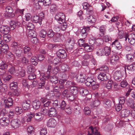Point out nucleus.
<instances>
[{
    "label": "nucleus",
    "instance_id": "f257e3e1",
    "mask_svg": "<svg viewBox=\"0 0 135 135\" xmlns=\"http://www.w3.org/2000/svg\"><path fill=\"white\" fill-rule=\"evenodd\" d=\"M24 46L22 45L21 44L18 45L16 42H13L11 45V47L13 52L18 57H20L21 55V54L22 52V51L19 49H23Z\"/></svg>",
    "mask_w": 135,
    "mask_h": 135
},
{
    "label": "nucleus",
    "instance_id": "f03ea898",
    "mask_svg": "<svg viewBox=\"0 0 135 135\" xmlns=\"http://www.w3.org/2000/svg\"><path fill=\"white\" fill-rule=\"evenodd\" d=\"M66 84L69 85L68 87H70L69 91L70 93L74 95H75L79 91V87L80 86H74L75 85V83L70 81H68L66 82Z\"/></svg>",
    "mask_w": 135,
    "mask_h": 135
},
{
    "label": "nucleus",
    "instance_id": "7ed1b4c3",
    "mask_svg": "<svg viewBox=\"0 0 135 135\" xmlns=\"http://www.w3.org/2000/svg\"><path fill=\"white\" fill-rule=\"evenodd\" d=\"M110 75L108 73L103 72L100 73L98 75V79L102 81L107 80L110 78Z\"/></svg>",
    "mask_w": 135,
    "mask_h": 135
},
{
    "label": "nucleus",
    "instance_id": "20e7f679",
    "mask_svg": "<svg viewBox=\"0 0 135 135\" xmlns=\"http://www.w3.org/2000/svg\"><path fill=\"white\" fill-rule=\"evenodd\" d=\"M65 16L62 13H60L56 15L55 18V19L60 24H61L64 21Z\"/></svg>",
    "mask_w": 135,
    "mask_h": 135
},
{
    "label": "nucleus",
    "instance_id": "39448f33",
    "mask_svg": "<svg viewBox=\"0 0 135 135\" xmlns=\"http://www.w3.org/2000/svg\"><path fill=\"white\" fill-rule=\"evenodd\" d=\"M56 54L58 57L62 59L65 58L67 56L65 51L62 49L59 50L56 52Z\"/></svg>",
    "mask_w": 135,
    "mask_h": 135
},
{
    "label": "nucleus",
    "instance_id": "423d86ee",
    "mask_svg": "<svg viewBox=\"0 0 135 135\" xmlns=\"http://www.w3.org/2000/svg\"><path fill=\"white\" fill-rule=\"evenodd\" d=\"M57 122L56 120L53 118L50 119L47 121V123L48 127L51 128H54L56 126Z\"/></svg>",
    "mask_w": 135,
    "mask_h": 135
},
{
    "label": "nucleus",
    "instance_id": "0eeeda50",
    "mask_svg": "<svg viewBox=\"0 0 135 135\" xmlns=\"http://www.w3.org/2000/svg\"><path fill=\"white\" fill-rule=\"evenodd\" d=\"M88 134L92 135H100L96 128L89 127L88 130Z\"/></svg>",
    "mask_w": 135,
    "mask_h": 135
},
{
    "label": "nucleus",
    "instance_id": "6e6552de",
    "mask_svg": "<svg viewBox=\"0 0 135 135\" xmlns=\"http://www.w3.org/2000/svg\"><path fill=\"white\" fill-rule=\"evenodd\" d=\"M111 46L112 47L118 50L121 49L122 47L120 43L118 40H116L113 42Z\"/></svg>",
    "mask_w": 135,
    "mask_h": 135
},
{
    "label": "nucleus",
    "instance_id": "1a4fd4ad",
    "mask_svg": "<svg viewBox=\"0 0 135 135\" xmlns=\"http://www.w3.org/2000/svg\"><path fill=\"white\" fill-rule=\"evenodd\" d=\"M20 121L17 119H12L11 122V126L12 128L15 129L18 128L20 125Z\"/></svg>",
    "mask_w": 135,
    "mask_h": 135
},
{
    "label": "nucleus",
    "instance_id": "9d476101",
    "mask_svg": "<svg viewBox=\"0 0 135 135\" xmlns=\"http://www.w3.org/2000/svg\"><path fill=\"white\" fill-rule=\"evenodd\" d=\"M10 120L7 118H2L0 119V124L3 126H6L9 125Z\"/></svg>",
    "mask_w": 135,
    "mask_h": 135
},
{
    "label": "nucleus",
    "instance_id": "9b49d317",
    "mask_svg": "<svg viewBox=\"0 0 135 135\" xmlns=\"http://www.w3.org/2000/svg\"><path fill=\"white\" fill-rule=\"evenodd\" d=\"M48 114L49 117H54L57 115V112L54 108L52 107L49 109Z\"/></svg>",
    "mask_w": 135,
    "mask_h": 135
},
{
    "label": "nucleus",
    "instance_id": "f8f14e48",
    "mask_svg": "<svg viewBox=\"0 0 135 135\" xmlns=\"http://www.w3.org/2000/svg\"><path fill=\"white\" fill-rule=\"evenodd\" d=\"M10 30V28L7 26H2L0 28V32L4 35L8 34Z\"/></svg>",
    "mask_w": 135,
    "mask_h": 135
},
{
    "label": "nucleus",
    "instance_id": "ddd939ff",
    "mask_svg": "<svg viewBox=\"0 0 135 135\" xmlns=\"http://www.w3.org/2000/svg\"><path fill=\"white\" fill-rule=\"evenodd\" d=\"M4 102L6 108H9L13 105V100L11 98H9L7 100H4Z\"/></svg>",
    "mask_w": 135,
    "mask_h": 135
},
{
    "label": "nucleus",
    "instance_id": "4468645a",
    "mask_svg": "<svg viewBox=\"0 0 135 135\" xmlns=\"http://www.w3.org/2000/svg\"><path fill=\"white\" fill-rule=\"evenodd\" d=\"M30 102L28 100H25L22 103V106L24 110H26L28 109L30 106Z\"/></svg>",
    "mask_w": 135,
    "mask_h": 135
},
{
    "label": "nucleus",
    "instance_id": "2eb2a0df",
    "mask_svg": "<svg viewBox=\"0 0 135 135\" xmlns=\"http://www.w3.org/2000/svg\"><path fill=\"white\" fill-rule=\"evenodd\" d=\"M121 76L120 71H116L114 74V78L117 81H120L121 80Z\"/></svg>",
    "mask_w": 135,
    "mask_h": 135
},
{
    "label": "nucleus",
    "instance_id": "dca6fc26",
    "mask_svg": "<svg viewBox=\"0 0 135 135\" xmlns=\"http://www.w3.org/2000/svg\"><path fill=\"white\" fill-rule=\"evenodd\" d=\"M90 30L89 27H87L83 28L81 30L80 34L84 38L87 35V32Z\"/></svg>",
    "mask_w": 135,
    "mask_h": 135
},
{
    "label": "nucleus",
    "instance_id": "f3484780",
    "mask_svg": "<svg viewBox=\"0 0 135 135\" xmlns=\"http://www.w3.org/2000/svg\"><path fill=\"white\" fill-rule=\"evenodd\" d=\"M41 105V102L38 100L33 101L32 103V105L33 108L36 109H38Z\"/></svg>",
    "mask_w": 135,
    "mask_h": 135
},
{
    "label": "nucleus",
    "instance_id": "a211bd4d",
    "mask_svg": "<svg viewBox=\"0 0 135 135\" xmlns=\"http://www.w3.org/2000/svg\"><path fill=\"white\" fill-rule=\"evenodd\" d=\"M80 93L83 96H85L89 93L88 90L86 89L83 88L82 87H79Z\"/></svg>",
    "mask_w": 135,
    "mask_h": 135
},
{
    "label": "nucleus",
    "instance_id": "6ab92c4d",
    "mask_svg": "<svg viewBox=\"0 0 135 135\" xmlns=\"http://www.w3.org/2000/svg\"><path fill=\"white\" fill-rule=\"evenodd\" d=\"M130 114V111L126 109L122 110L121 112V116L122 117H128Z\"/></svg>",
    "mask_w": 135,
    "mask_h": 135
},
{
    "label": "nucleus",
    "instance_id": "aec40b11",
    "mask_svg": "<svg viewBox=\"0 0 135 135\" xmlns=\"http://www.w3.org/2000/svg\"><path fill=\"white\" fill-rule=\"evenodd\" d=\"M86 76L85 74L82 73L80 74L77 77V78L79 81L81 83L83 82L85 80Z\"/></svg>",
    "mask_w": 135,
    "mask_h": 135
},
{
    "label": "nucleus",
    "instance_id": "412c9836",
    "mask_svg": "<svg viewBox=\"0 0 135 135\" xmlns=\"http://www.w3.org/2000/svg\"><path fill=\"white\" fill-rule=\"evenodd\" d=\"M34 117L35 119L37 121H41L42 119L41 113H33Z\"/></svg>",
    "mask_w": 135,
    "mask_h": 135
},
{
    "label": "nucleus",
    "instance_id": "4be33fe9",
    "mask_svg": "<svg viewBox=\"0 0 135 135\" xmlns=\"http://www.w3.org/2000/svg\"><path fill=\"white\" fill-rule=\"evenodd\" d=\"M57 7L55 4H52L50 7V11L51 13H54L57 12Z\"/></svg>",
    "mask_w": 135,
    "mask_h": 135
},
{
    "label": "nucleus",
    "instance_id": "5701e85b",
    "mask_svg": "<svg viewBox=\"0 0 135 135\" xmlns=\"http://www.w3.org/2000/svg\"><path fill=\"white\" fill-rule=\"evenodd\" d=\"M46 80L42 77L40 78L38 86V88H43L44 87Z\"/></svg>",
    "mask_w": 135,
    "mask_h": 135
},
{
    "label": "nucleus",
    "instance_id": "b1692460",
    "mask_svg": "<svg viewBox=\"0 0 135 135\" xmlns=\"http://www.w3.org/2000/svg\"><path fill=\"white\" fill-rule=\"evenodd\" d=\"M104 105L105 107L107 108H109L111 106V102L109 100L105 99L103 101Z\"/></svg>",
    "mask_w": 135,
    "mask_h": 135
},
{
    "label": "nucleus",
    "instance_id": "393cba45",
    "mask_svg": "<svg viewBox=\"0 0 135 135\" xmlns=\"http://www.w3.org/2000/svg\"><path fill=\"white\" fill-rule=\"evenodd\" d=\"M1 51L4 53L7 52L9 49L8 45L5 44H2V46L1 47Z\"/></svg>",
    "mask_w": 135,
    "mask_h": 135
},
{
    "label": "nucleus",
    "instance_id": "a878e982",
    "mask_svg": "<svg viewBox=\"0 0 135 135\" xmlns=\"http://www.w3.org/2000/svg\"><path fill=\"white\" fill-rule=\"evenodd\" d=\"M126 57L127 59V61L128 62H132L134 61V56L131 54H127Z\"/></svg>",
    "mask_w": 135,
    "mask_h": 135
},
{
    "label": "nucleus",
    "instance_id": "bb28decb",
    "mask_svg": "<svg viewBox=\"0 0 135 135\" xmlns=\"http://www.w3.org/2000/svg\"><path fill=\"white\" fill-rule=\"evenodd\" d=\"M41 19L38 16H36L33 17V21L35 23H38L40 25L41 24Z\"/></svg>",
    "mask_w": 135,
    "mask_h": 135
},
{
    "label": "nucleus",
    "instance_id": "cd10ccee",
    "mask_svg": "<svg viewBox=\"0 0 135 135\" xmlns=\"http://www.w3.org/2000/svg\"><path fill=\"white\" fill-rule=\"evenodd\" d=\"M119 57L118 56L114 55L111 57L110 58V62L111 63L115 64L118 61Z\"/></svg>",
    "mask_w": 135,
    "mask_h": 135
},
{
    "label": "nucleus",
    "instance_id": "c85d7f7f",
    "mask_svg": "<svg viewBox=\"0 0 135 135\" xmlns=\"http://www.w3.org/2000/svg\"><path fill=\"white\" fill-rule=\"evenodd\" d=\"M87 20L88 23L92 24L94 23L95 22L96 19L92 16H89L87 18Z\"/></svg>",
    "mask_w": 135,
    "mask_h": 135
},
{
    "label": "nucleus",
    "instance_id": "c756f323",
    "mask_svg": "<svg viewBox=\"0 0 135 135\" xmlns=\"http://www.w3.org/2000/svg\"><path fill=\"white\" fill-rule=\"evenodd\" d=\"M61 69L63 71L66 72L68 71L69 69V66L66 64H63L61 66Z\"/></svg>",
    "mask_w": 135,
    "mask_h": 135
},
{
    "label": "nucleus",
    "instance_id": "7c9ffc66",
    "mask_svg": "<svg viewBox=\"0 0 135 135\" xmlns=\"http://www.w3.org/2000/svg\"><path fill=\"white\" fill-rule=\"evenodd\" d=\"M103 50L104 52L105 55L108 56L110 54L111 51L109 47H104V48Z\"/></svg>",
    "mask_w": 135,
    "mask_h": 135
},
{
    "label": "nucleus",
    "instance_id": "2f4dec72",
    "mask_svg": "<svg viewBox=\"0 0 135 135\" xmlns=\"http://www.w3.org/2000/svg\"><path fill=\"white\" fill-rule=\"evenodd\" d=\"M17 84L16 82H13L10 84V88L11 90L17 89Z\"/></svg>",
    "mask_w": 135,
    "mask_h": 135
},
{
    "label": "nucleus",
    "instance_id": "473e14b6",
    "mask_svg": "<svg viewBox=\"0 0 135 135\" xmlns=\"http://www.w3.org/2000/svg\"><path fill=\"white\" fill-rule=\"evenodd\" d=\"M26 27L28 30H32L34 27L33 24L31 22H29L26 24Z\"/></svg>",
    "mask_w": 135,
    "mask_h": 135
},
{
    "label": "nucleus",
    "instance_id": "72a5a7b5",
    "mask_svg": "<svg viewBox=\"0 0 135 135\" xmlns=\"http://www.w3.org/2000/svg\"><path fill=\"white\" fill-rule=\"evenodd\" d=\"M41 113H42L44 115H45L47 114H48V110L45 107L43 106H41Z\"/></svg>",
    "mask_w": 135,
    "mask_h": 135
},
{
    "label": "nucleus",
    "instance_id": "f704fd0d",
    "mask_svg": "<svg viewBox=\"0 0 135 135\" xmlns=\"http://www.w3.org/2000/svg\"><path fill=\"white\" fill-rule=\"evenodd\" d=\"M28 36L30 37H32L33 38L35 37L36 36V33L35 31L32 30H30L28 33Z\"/></svg>",
    "mask_w": 135,
    "mask_h": 135
},
{
    "label": "nucleus",
    "instance_id": "c9c22d12",
    "mask_svg": "<svg viewBox=\"0 0 135 135\" xmlns=\"http://www.w3.org/2000/svg\"><path fill=\"white\" fill-rule=\"evenodd\" d=\"M47 36L50 38L53 37L54 35V32L52 30H48L47 32Z\"/></svg>",
    "mask_w": 135,
    "mask_h": 135
},
{
    "label": "nucleus",
    "instance_id": "e433bc0d",
    "mask_svg": "<svg viewBox=\"0 0 135 135\" xmlns=\"http://www.w3.org/2000/svg\"><path fill=\"white\" fill-rule=\"evenodd\" d=\"M50 81L51 83L56 84L57 83L58 80L55 76H53L51 77L50 78Z\"/></svg>",
    "mask_w": 135,
    "mask_h": 135
},
{
    "label": "nucleus",
    "instance_id": "4c0bfd02",
    "mask_svg": "<svg viewBox=\"0 0 135 135\" xmlns=\"http://www.w3.org/2000/svg\"><path fill=\"white\" fill-rule=\"evenodd\" d=\"M83 47L85 50L86 51L90 52L92 50V48L87 44H85Z\"/></svg>",
    "mask_w": 135,
    "mask_h": 135
},
{
    "label": "nucleus",
    "instance_id": "58836bf2",
    "mask_svg": "<svg viewBox=\"0 0 135 135\" xmlns=\"http://www.w3.org/2000/svg\"><path fill=\"white\" fill-rule=\"evenodd\" d=\"M103 49H99L96 52L97 55L99 56H102L103 55H105Z\"/></svg>",
    "mask_w": 135,
    "mask_h": 135
},
{
    "label": "nucleus",
    "instance_id": "ea45409f",
    "mask_svg": "<svg viewBox=\"0 0 135 135\" xmlns=\"http://www.w3.org/2000/svg\"><path fill=\"white\" fill-rule=\"evenodd\" d=\"M84 113L86 115H89L91 112V109L88 107H86L84 108Z\"/></svg>",
    "mask_w": 135,
    "mask_h": 135
},
{
    "label": "nucleus",
    "instance_id": "a19ab883",
    "mask_svg": "<svg viewBox=\"0 0 135 135\" xmlns=\"http://www.w3.org/2000/svg\"><path fill=\"white\" fill-rule=\"evenodd\" d=\"M66 106V104L64 101H62L61 102L60 105H59L58 108H60V109L62 110H64L65 109V107Z\"/></svg>",
    "mask_w": 135,
    "mask_h": 135
},
{
    "label": "nucleus",
    "instance_id": "79ce46f5",
    "mask_svg": "<svg viewBox=\"0 0 135 135\" xmlns=\"http://www.w3.org/2000/svg\"><path fill=\"white\" fill-rule=\"evenodd\" d=\"M35 71V68L34 67L31 66H28L27 69V72L28 73L31 74L34 73Z\"/></svg>",
    "mask_w": 135,
    "mask_h": 135
},
{
    "label": "nucleus",
    "instance_id": "37998d69",
    "mask_svg": "<svg viewBox=\"0 0 135 135\" xmlns=\"http://www.w3.org/2000/svg\"><path fill=\"white\" fill-rule=\"evenodd\" d=\"M7 65L5 61H2L0 65V69L2 70L7 68Z\"/></svg>",
    "mask_w": 135,
    "mask_h": 135
},
{
    "label": "nucleus",
    "instance_id": "c03bdc74",
    "mask_svg": "<svg viewBox=\"0 0 135 135\" xmlns=\"http://www.w3.org/2000/svg\"><path fill=\"white\" fill-rule=\"evenodd\" d=\"M99 70L104 71L106 73H108L109 72L108 68L106 66H104L99 69Z\"/></svg>",
    "mask_w": 135,
    "mask_h": 135
},
{
    "label": "nucleus",
    "instance_id": "a18cd8bd",
    "mask_svg": "<svg viewBox=\"0 0 135 135\" xmlns=\"http://www.w3.org/2000/svg\"><path fill=\"white\" fill-rule=\"evenodd\" d=\"M15 111L16 114L18 115L22 112L23 110L21 107H17L15 108Z\"/></svg>",
    "mask_w": 135,
    "mask_h": 135
},
{
    "label": "nucleus",
    "instance_id": "49530a36",
    "mask_svg": "<svg viewBox=\"0 0 135 135\" xmlns=\"http://www.w3.org/2000/svg\"><path fill=\"white\" fill-rule=\"evenodd\" d=\"M3 39L6 42H7L10 41L11 38L9 35H7V34H4L3 35Z\"/></svg>",
    "mask_w": 135,
    "mask_h": 135
},
{
    "label": "nucleus",
    "instance_id": "de8ad7c7",
    "mask_svg": "<svg viewBox=\"0 0 135 135\" xmlns=\"http://www.w3.org/2000/svg\"><path fill=\"white\" fill-rule=\"evenodd\" d=\"M103 39L104 41L107 42L111 41L112 40V38L109 36L108 35H105L103 36Z\"/></svg>",
    "mask_w": 135,
    "mask_h": 135
},
{
    "label": "nucleus",
    "instance_id": "09e8293b",
    "mask_svg": "<svg viewBox=\"0 0 135 135\" xmlns=\"http://www.w3.org/2000/svg\"><path fill=\"white\" fill-rule=\"evenodd\" d=\"M46 33L47 32L45 30H42L40 31L39 33V35L41 37L44 38L45 37Z\"/></svg>",
    "mask_w": 135,
    "mask_h": 135
},
{
    "label": "nucleus",
    "instance_id": "8fccbe9b",
    "mask_svg": "<svg viewBox=\"0 0 135 135\" xmlns=\"http://www.w3.org/2000/svg\"><path fill=\"white\" fill-rule=\"evenodd\" d=\"M61 35L59 33H56L55 35V36L54 38V40L55 42L59 41Z\"/></svg>",
    "mask_w": 135,
    "mask_h": 135
},
{
    "label": "nucleus",
    "instance_id": "3c124183",
    "mask_svg": "<svg viewBox=\"0 0 135 135\" xmlns=\"http://www.w3.org/2000/svg\"><path fill=\"white\" fill-rule=\"evenodd\" d=\"M67 41H68L69 43V45L71 46L70 48L72 49H73L74 45V41L72 39H69Z\"/></svg>",
    "mask_w": 135,
    "mask_h": 135
},
{
    "label": "nucleus",
    "instance_id": "603ef678",
    "mask_svg": "<svg viewBox=\"0 0 135 135\" xmlns=\"http://www.w3.org/2000/svg\"><path fill=\"white\" fill-rule=\"evenodd\" d=\"M100 104V102L98 100H96L94 101L92 104V105L94 107H97L99 106Z\"/></svg>",
    "mask_w": 135,
    "mask_h": 135
},
{
    "label": "nucleus",
    "instance_id": "864d4df0",
    "mask_svg": "<svg viewBox=\"0 0 135 135\" xmlns=\"http://www.w3.org/2000/svg\"><path fill=\"white\" fill-rule=\"evenodd\" d=\"M113 82L112 81H109L106 84V87L109 89H111L112 87Z\"/></svg>",
    "mask_w": 135,
    "mask_h": 135
},
{
    "label": "nucleus",
    "instance_id": "5fc2aeb1",
    "mask_svg": "<svg viewBox=\"0 0 135 135\" xmlns=\"http://www.w3.org/2000/svg\"><path fill=\"white\" fill-rule=\"evenodd\" d=\"M27 131L28 133V135H30V134H31L33 132L34 128L32 126H29L27 129Z\"/></svg>",
    "mask_w": 135,
    "mask_h": 135
},
{
    "label": "nucleus",
    "instance_id": "6e6d98bb",
    "mask_svg": "<svg viewBox=\"0 0 135 135\" xmlns=\"http://www.w3.org/2000/svg\"><path fill=\"white\" fill-rule=\"evenodd\" d=\"M28 62V60L25 57H23L21 59V62L24 65H27Z\"/></svg>",
    "mask_w": 135,
    "mask_h": 135
},
{
    "label": "nucleus",
    "instance_id": "4d7b16f0",
    "mask_svg": "<svg viewBox=\"0 0 135 135\" xmlns=\"http://www.w3.org/2000/svg\"><path fill=\"white\" fill-rule=\"evenodd\" d=\"M127 69L129 70L133 71L135 70V65L134 64L130 65L127 67Z\"/></svg>",
    "mask_w": 135,
    "mask_h": 135
},
{
    "label": "nucleus",
    "instance_id": "13d9d810",
    "mask_svg": "<svg viewBox=\"0 0 135 135\" xmlns=\"http://www.w3.org/2000/svg\"><path fill=\"white\" fill-rule=\"evenodd\" d=\"M28 118L27 119L26 121L27 122H30L32 118L34 117L33 113H31L30 114H27Z\"/></svg>",
    "mask_w": 135,
    "mask_h": 135
},
{
    "label": "nucleus",
    "instance_id": "bf43d9fd",
    "mask_svg": "<svg viewBox=\"0 0 135 135\" xmlns=\"http://www.w3.org/2000/svg\"><path fill=\"white\" fill-rule=\"evenodd\" d=\"M52 63L55 65H60V64L61 62L59 58H55L53 61Z\"/></svg>",
    "mask_w": 135,
    "mask_h": 135
},
{
    "label": "nucleus",
    "instance_id": "052dcab7",
    "mask_svg": "<svg viewBox=\"0 0 135 135\" xmlns=\"http://www.w3.org/2000/svg\"><path fill=\"white\" fill-rule=\"evenodd\" d=\"M86 80L87 81H88L90 83H91V85H94L95 84V80L89 77L87 78Z\"/></svg>",
    "mask_w": 135,
    "mask_h": 135
},
{
    "label": "nucleus",
    "instance_id": "680f3d73",
    "mask_svg": "<svg viewBox=\"0 0 135 135\" xmlns=\"http://www.w3.org/2000/svg\"><path fill=\"white\" fill-rule=\"evenodd\" d=\"M62 24L61 25V30L64 31H65L66 28L68 27V25H67V23L66 22L62 23Z\"/></svg>",
    "mask_w": 135,
    "mask_h": 135
},
{
    "label": "nucleus",
    "instance_id": "e2e57ef3",
    "mask_svg": "<svg viewBox=\"0 0 135 135\" xmlns=\"http://www.w3.org/2000/svg\"><path fill=\"white\" fill-rule=\"evenodd\" d=\"M6 11V12L11 13H12L13 10V9L10 6H7L6 7L5 9Z\"/></svg>",
    "mask_w": 135,
    "mask_h": 135
},
{
    "label": "nucleus",
    "instance_id": "0e129e2a",
    "mask_svg": "<svg viewBox=\"0 0 135 135\" xmlns=\"http://www.w3.org/2000/svg\"><path fill=\"white\" fill-rule=\"evenodd\" d=\"M128 40H135V34L131 33L129 34L128 36Z\"/></svg>",
    "mask_w": 135,
    "mask_h": 135
},
{
    "label": "nucleus",
    "instance_id": "69168bd1",
    "mask_svg": "<svg viewBox=\"0 0 135 135\" xmlns=\"http://www.w3.org/2000/svg\"><path fill=\"white\" fill-rule=\"evenodd\" d=\"M47 133V129L46 128H42L40 132V134L41 135H45Z\"/></svg>",
    "mask_w": 135,
    "mask_h": 135
},
{
    "label": "nucleus",
    "instance_id": "338daca9",
    "mask_svg": "<svg viewBox=\"0 0 135 135\" xmlns=\"http://www.w3.org/2000/svg\"><path fill=\"white\" fill-rule=\"evenodd\" d=\"M122 108V105L120 104H117L115 106V109L117 111H119Z\"/></svg>",
    "mask_w": 135,
    "mask_h": 135
},
{
    "label": "nucleus",
    "instance_id": "774afa93",
    "mask_svg": "<svg viewBox=\"0 0 135 135\" xmlns=\"http://www.w3.org/2000/svg\"><path fill=\"white\" fill-rule=\"evenodd\" d=\"M119 104L122 105L125 102V99L124 97H120L119 99Z\"/></svg>",
    "mask_w": 135,
    "mask_h": 135
}]
</instances>
